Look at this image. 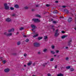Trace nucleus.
Wrapping results in <instances>:
<instances>
[{
	"label": "nucleus",
	"mask_w": 76,
	"mask_h": 76,
	"mask_svg": "<svg viewBox=\"0 0 76 76\" xmlns=\"http://www.w3.org/2000/svg\"><path fill=\"white\" fill-rule=\"evenodd\" d=\"M12 16H15V14H12Z\"/></svg>",
	"instance_id": "37998d69"
},
{
	"label": "nucleus",
	"mask_w": 76,
	"mask_h": 76,
	"mask_svg": "<svg viewBox=\"0 0 76 76\" xmlns=\"http://www.w3.org/2000/svg\"><path fill=\"white\" fill-rule=\"evenodd\" d=\"M36 16L37 17H38V18H41V16H40V15H36Z\"/></svg>",
	"instance_id": "b1692460"
},
{
	"label": "nucleus",
	"mask_w": 76,
	"mask_h": 76,
	"mask_svg": "<svg viewBox=\"0 0 76 76\" xmlns=\"http://www.w3.org/2000/svg\"><path fill=\"white\" fill-rule=\"evenodd\" d=\"M71 42H72V40H70L68 42V45L69 46L70 45H71Z\"/></svg>",
	"instance_id": "ddd939ff"
},
{
	"label": "nucleus",
	"mask_w": 76,
	"mask_h": 76,
	"mask_svg": "<svg viewBox=\"0 0 76 76\" xmlns=\"http://www.w3.org/2000/svg\"><path fill=\"white\" fill-rule=\"evenodd\" d=\"M39 5H37L36 6V7H38V6H39Z\"/></svg>",
	"instance_id": "8fccbe9b"
},
{
	"label": "nucleus",
	"mask_w": 76,
	"mask_h": 76,
	"mask_svg": "<svg viewBox=\"0 0 76 76\" xmlns=\"http://www.w3.org/2000/svg\"><path fill=\"white\" fill-rule=\"evenodd\" d=\"M75 22H76V20H75Z\"/></svg>",
	"instance_id": "4d7b16f0"
},
{
	"label": "nucleus",
	"mask_w": 76,
	"mask_h": 76,
	"mask_svg": "<svg viewBox=\"0 0 76 76\" xmlns=\"http://www.w3.org/2000/svg\"><path fill=\"white\" fill-rule=\"evenodd\" d=\"M74 70H75V69L73 68H71L70 69V71L73 72V71H74Z\"/></svg>",
	"instance_id": "4468645a"
},
{
	"label": "nucleus",
	"mask_w": 76,
	"mask_h": 76,
	"mask_svg": "<svg viewBox=\"0 0 76 76\" xmlns=\"http://www.w3.org/2000/svg\"><path fill=\"white\" fill-rule=\"evenodd\" d=\"M55 2H56V3H58V1H55Z\"/></svg>",
	"instance_id": "de8ad7c7"
},
{
	"label": "nucleus",
	"mask_w": 76,
	"mask_h": 76,
	"mask_svg": "<svg viewBox=\"0 0 76 76\" xmlns=\"http://www.w3.org/2000/svg\"><path fill=\"white\" fill-rule=\"evenodd\" d=\"M66 12L67 14H68V13H69V11H68V10H66Z\"/></svg>",
	"instance_id": "473e14b6"
},
{
	"label": "nucleus",
	"mask_w": 76,
	"mask_h": 76,
	"mask_svg": "<svg viewBox=\"0 0 76 76\" xmlns=\"http://www.w3.org/2000/svg\"><path fill=\"white\" fill-rule=\"evenodd\" d=\"M23 27H21L20 28V30H23Z\"/></svg>",
	"instance_id": "c756f323"
},
{
	"label": "nucleus",
	"mask_w": 76,
	"mask_h": 76,
	"mask_svg": "<svg viewBox=\"0 0 76 76\" xmlns=\"http://www.w3.org/2000/svg\"><path fill=\"white\" fill-rule=\"evenodd\" d=\"M38 35L39 34L38 33H35V35L33 36V38H35L36 37H37L38 36Z\"/></svg>",
	"instance_id": "423d86ee"
},
{
	"label": "nucleus",
	"mask_w": 76,
	"mask_h": 76,
	"mask_svg": "<svg viewBox=\"0 0 76 76\" xmlns=\"http://www.w3.org/2000/svg\"><path fill=\"white\" fill-rule=\"evenodd\" d=\"M24 57H26V56H27V54H24Z\"/></svg>",
	"instance_id": "c9c22d12"
},
{
	"label": "nucleus",
	"mask_w": 76,
	"mask_h": 76,
	"mask_svg": "<svg viewBox=\"0 0 76 76\" xmlns=\"http://www.w3.org/2000/svg\"><path fill=\"white\" fill-rule=\"evenodd\" d=\"M6 21H7V22H10L11 21V19L7 18L6 19Z\"/></svg>",
	"instance_id": "9b49d317"
},
{
	"label": "nucleus",
	"mask_w": 76,
	"mask_h": 76,
	"mask_svg": "<svg viewBox=\"0 0 76 76\" xmlns=\"http://www.w3.org/2000/svg\"><path fill=\"white\" fill-rule=\"evenodd\" d=\"M2 63H3V64H5L6 63V60H4L2 61Z\"/></svg>",
	"instance_id": "412c9836"
},
{
	"label": "nucleus",
	"mask_w": 76,
	"mask_h": 76,
	"mask_svg": "<svg viewBox=\"0 0 76 76\" xmlns=\"http://www.w3.org/2000/svg\"><path fill=\"white\" fill-rule=\"evenodd\" d=\"M31 62L29 63L28 64V66H30L31 65Z\"/></svg>",
	"instance_id": "c85d7f7f"
},
{
	"label": "nucleus",
	"mask_w": 76,
	"mask_h": 76,
	"mask_svg": "<svg viewBox=\"0 0 76 76\" xmlns=\"http://www.w3.org/2000/svg\"><path fill=\"white\" fill-rule=\"evenodd\" d=\"M40 45L39 43H38L35 42L34 43V45L35 47H38Z\"/></svg>",
	"instance_id": "39448f33"
},
{
	"label": "nucleus",
	"mask_w": 76,
	"mask_h": 76,
	"mask_svg": "<svg viewBox=\"0 0 76 76\" xmlns=\"http://www.w3.org/2000/svg\"><path fill=\"white\" fill-rule=\"evenodd\" d=\"M15 7L17 8H19V6L18 5H15Z\"/></svg>",
	"instance_id": "f3484780"
},
{
	"label": "nucleus",
	"mask_w": 76,
	"mask_h": 76,
	"mask_svg": "<svg viewBox=\"0 0 76 76\" xmlns=\"http://www.w3.org/2000/svg\"><path fill=\"white\" fill-rule=\"evenodd\" d=\"M10 10H14V9L13 7H10Z\"/></svg>",
	"instance_id": "a878e982"
},
{
	"label": "nucleus",
	"mask_w": 76,
	"mask_h": 76,
	"mask_svg": "<svg viewBox=\"0 0 76 76\" xmlns=\"http://www.w3.org/2000/svg\"><path fill=\"white\" fill-rule=\"evenodd\" d=\"M70 68V66H68L66 67V69H69Z\"/></svg>",
	"instance_id": "4be33fe9"
},
{
	"label": "nucleus",
	"mask_w": 76,
	"mask_h": 76,
	"mask_svg": "<svg viewBox=\"0 0 76 76\" xmlns=\"http://www.w3.org/2000/svg\"><path fill=\"white\" fill-rule=\"evenodd\" d=\"M31 28H33L32 29V31H34L35 30V29H35V28H37V27L34 24H31Z\"/></svg>",
	"instance_id": "f257e3e1"
},
{
	"label": "nucleus",
	"mask_w": 76,
	"mask_h": 76,
	"mask_svg": "<svg viewBox=\"0 0 76 76\" xmlns=\"http://www.w3.org/2000/svg\"><path fill=\"white\" fill-rule=\"evenodd\" d=\"M68 22H70L71 21H72V18H69V19L68 20Z\"/></svg>",
	"instance_id": "f8f14e48"
},
{
	"label": "nucleus",
	"mask_w": 76,
	"mask_h": 76,
	"mask_svg": "<svg viewBox=\"0 0 76 76\" xmlns=\"http://www.w3.org/2000/svg\"><path fill=\"white\" fill-rule=\"evenodd\" d=\"M53 60H54V58H52L50 59V61H53Z\"/></svg>",
	"instance_id": "bb28decb"
},
{
	"label": "nucleus",
	"mask_w": 76,
	"mask_h": 76,
	"mask_svg": "<svg viewBox=\"0 0 76 76\" xmlns=\"http://www.w3.org/2000/svg\"><path fill=\"white\" fill-rule=\"evenodd\" d=\"M20 42H17V45H20Z\"/></svg>",
	"instance_id": "cd10ccee"
},
{
	"label": "nucleus",
	"mask_w": 76,
	"mask_h": 76,
	"mask_svg": "<svg viewBox=\"0 0 76 76\" xmlns=\"http://www.w3.org/2000/svg\"><path fill=\"white\" fill-rule=\"evenodd\" d=\"M48 76H51V74H48Z\"/></svg>",
	"instance_id": "ea45409f"
},
{
	"label": "nucleus",
	"mask_w": 76,
	"mask_h": 76,
	"mask_svg": "<svg viewBox=\"0 0 76 76\" xmlns=\"http://www.w3.org/2000/svg\"><path fill=\"white\" fill-rule=\"evenodd\" d=\"M53 23H56V21H53Z\"/></svg>",
	"instance_id": "e433bc0d"
},
{
	"label": "nucleus",
	"mask_w": 76,
	"mask_h": 76,
	"mask_svg": "<svg viewBox=\"0 0 76 76\" xmlns=\"http://www.w3.org/2000/svg\"><path fill=\"white\" fill-rule=\"evenodd\" d=\"M46 6L47 7H49V6H50V5H49V4H47L46 5Z\"/></svg>",
	"instance_id": "4c0bfd02"
},
{
	"label": "nucleus",
	"mask_w": 76,
	"mask_h": 76,
	"mask_svg": "<svg viewBox=\"0 0 76 76\" xmlns=\"http://www.w3.org/2000/svg\"><path fill=\"white\" fill-rule=\"evenodd\" d=\"M59 52L58 50H56V53H58Z\"/></svg>",
	"instance_id": "a19ab883"
},
{
	"label": "nucleus",
	"mask_w": 76,
	"mask_h": 76,
	"mask_svg": "<svg viewBox=\"0 0 76 76\" xmlns=\"http://www.w3.org/2000/svg\"><path fill=\"white\" fill-rule=\"evenodd\" d=\"M3 58L1 57H0V60H1Z\"/></svg>",
	"instance_id": "79ce46f5"
},
{
	"label": "nucleus",
	"mask_w": 76,
	"mask_h": 76,
	"mask_svg": "<svg viewBox=\"0 0 76 76\" xmlns=\"http://www.w3.org/2000/svg\"><path fill=\"white\" fill-rule=\"evenodd\" d=\"M51 48H52V49H54V48L55 47L54 45H52L51 47Z\"/></svg>",
	"instance_id": "393cba45"
},
{
	"label": "nucleus",
	"mask_w": 76,
	"mask_h": 76,
	"mask_svg": "<svg viewBox=\"0 0 76 76\" xmlns=\"http://www.w3.org/2000/svg\"><path fill=\"white\" fill-rule=\"evenodd\" d=\"M74 29H75V31H76V28H75Z\"/></svg>",
	"instance_id": "3c124183"
},
{
	"label": "nucleus",
	"mask_w": 76,
	"mask_h": 76,
	"mask_svg": "<svg viewBox=\"0 0 76 76\" xmlns=\"http://www.w3.org/2000/svg\"><path fill=\"white\" fill-rule=\"evenodd\" d=\"M4 6L5 9L8 10L9 9V7L7 6V4L5 3L4 4Z\"/></svg>",
	"instance_id": "f03ea898"
},
{
	"label": "nucleus",
	"mask_w": 76,
	"mask_h": 76,
	"mask_svg": "<svg viewBox=\"0 0 76 76\" xmlns=\"http://www.w3.org/2000/svg\"><path fill=\"white\" fill-rule=\"evenodd\" d=\"M38 39L39 40H40V39H42V37H38Z\"/></svg>",
	"instance_id": "6ab92c4d"
},
{
	"label": "nucleus",
	"mask_w": 76,
	"mask_h": 76,
	"mask_svg": "<svg viewBox=\"0 0 76 76\" xmlns=\"http://www.w3.org/2000/svg\"><path fill=\"white\" fill-rule=\"evenodd\" d=\"M63 74L61 73L58 74L57 76H63Z\"/></svg>",
	"instance_id": "dca6fc26"
},
{
	"label": "nucleus",
	"mask_w": 76,
	"mask_h": 76,
	"mask_svg": "<svg viewBox=\"0 0 76 76\" xmlns=\"http://www.w3.org/2000/svg\"><path fill=\"white\" fill-rule=\"evenodd\" d=\"M57 65H56L55 66V69H57Z\"/></svg>",
	"instance_id": "7c9ffc66"
},
{
	"label": "nucleus",
	"mask_w": 76,
	"mask_h": 76,
	"mask_svg": "<svg viewBox=\"0 0 76 76\" xmlns=\"http://www.w3.org/2000/svg\"><path fill=\"white\" fill-rule=\"evenodd\" d=\"M9 70H10L8 68H7V69H4V72H9Z\"/></svg>",
	"instance_id": "1a4fd4ad"
},
{
	"label": "nucleus",
	"mask_w": 76,
	"mask_h": 76,
	"mask_svg": "<svg viewBox=\"0 0 76 76\" xmlns=\"http://www.w3.org/2000/svg\"><path fill=\"white\" fill-rule=\"evenodd\" d=\"M62 7L64 8H65L66 7V6H62Z\"/></svg>",
	"instance_id": "a18cd8bd"
},
{
	"label": "nucleus",
	"mask_w": 76,
	"mask_h": 76,
	"mask_svg": "<svg viewBox=\"0 0 76 76\" xmlns=\"http://www.w3.org/2000/svg\"><path fill=\"white\" fill-rule=\"evenodd\" d=\"M61 32L62 34H64V33H65V31H62Z\"/></svg>",
	"instance_id": "f704fd0d"
},
{
	"label": "nucleus",
	"mask_w": 76,
	"mask_h": 76,
	"mask_svg": "<svg viewBox=\"0 0 76 76\" xmlns=\"http://www.w3.org/2000/svg\"><path fill=\"white\" fill-rule=\"evenodd\" d=\"M14 28H12L11 29L8 30V32H13V31H14Z\"/></svg>",
	"instance_id": "6e6552de"
},
{
	"label": "nucleus",
	"mask_w": 76,
	"mask_h": 76,
	"mask_svg": "<svg viewBox=\"0 0 76 76\" xmlns=\"http://www.w3.org/2000/svg\"><path fill=\"white\" fill-rule=\"evenodd\" d=\"M25 9H28V7H25Z\"/></svg>",
	"instance_id": "58836bf2"
},
{
	"label": "nucleus",
	"mask_w": 76,
	"mask_h": 76,
	"mask_svg": "<svg viewBox=\"0 0 76 76\" xmlns=\"http://www.w3.org/2000/svg\"><path fill=\"white\" fill-rule=\"evenodd\" d=\"M54 57H56V55H55L54 56Z\"/></svg>",
	"instance_id": "5fc2aeb1"
},
{
	"label": "nucleus",
	"mask_w": 76,
	"mask_h": 76,
	"mask_svg": "<svg viewBox=\"0 0 76 76\" xmlns=\"http://www.w3.org/2000/svg\"><path fill=\"white\" fill-rule=\"evenodd\" d=\"M68 36L67 35H63L61 37V38L63 39L65 38H66V37H67Z\"/></svg>",
	"instance_id": "9d476101"
},
{
	"label": "nucleus",
	"mask_w": 76,
	"mask_h": 76,
	"mask_svg": "<svg viewBox=\"0 0 76 76\" xmlns=\"http://www.w3.org/2000/svg\"><path fill=\"white\" fill-rule=\"evenodd\" d=\"M47 51V49H43V52H46V51Z\"/></svg>",
	"instance_id": "aec40b11"
},
{
	"label": "nucleus",
	"mask_w": 76,
	"mask_h": 76,
	"mask_svg": "<svg viewBox=\"0 0 76 76\" xmlns=\"http://www.w3.org/2000/svg\"><path fill=\"white\" fill-rule=\"evenodd\" d=\"M65 48H66V49H67V48H68V47H66Z\"/></svg>",
	"instance_id": "49530a36"
},
{
	"label": "nucleus",
	"mask_w": 76,
	"mask_h": 76,
	"mask_svg": "<svg viewBox=\"0 0 76 76\" xmlns=\"http://www.w3.org/2000/svg\"><path fill=\"white\" fill-rule=\"evenodd\" d=\"M44 39H45V40L46 39H48V37H47V36H44Z\"/></svg>",
	"instance_id": "2eb2a0df"
},
{
	"label": "nucleus",
	"mask_w": 76,
	"mask_h": 76,
	"mask_svg": "<svg viewBox=\"0 0 76 76\" xmlns=\"http://www.w3.org/2000/svg\"><path fill=\"white\" fill-rule=\"evenodd\" d=\"M66 60H69V58L68 57H66Z\"/></svg>",
	"instance_id": "72a5a7b5"
},
{
	"label": "nucleus",
	"mask_w": 76,
	"mask_h": 76,
	"mask_svg": "<svg viewBox=\"0 0 76 76\" xmlns=\"http://www.w3.org/2000/svg\"><path fill=\"white\" fill-rule=\"evenodd\" d=\"M40 53H41V52H39L38 53V54H40Z\"/></svg>",
	"instance_id": "c03bdc74"
},
{
	"label": "nucleus",
	"mask_w": 76,
	"mask_h": 76,
	"mask_svg": "<svg viewBox=\"0 0 76 76\" xmlns=\"http://www.w3.org/2000/svg\"><path fill=\"white\" fill-rule=\"evenodd\" d=\"M18 32L17 33V34H18Z\"/></svg>",
	"instance_id": "6e6d98bb"
},
{
	"label": "nucleus",
	"mask_w": 76,
	"mask_h": 76,
	"mask_svg": "<svg viewBox=\"0 0 76 76\" xmlns=\"http://www.w3.org/2000/svg\"><path fill=\"white\" fill-rule=\"evenodd\" d=\"M29 41V39H27L26 40V42H28Z\"/></svg>",
	"instance_id": "2f4dec72"
},
{
	"label": "nucleus",
	"mask_w": 76,
	"mask_h": 76,
	"mask_svg": "<svg viewBox=\"0 0 76 76\" xmlns=\"http://www.w3.org/2000/svg\"><path fill=\"white\" fill-rule=\"evenodd\" d=\"M33 66H34L35 65V64H33Z\"/></svg>",
	"instance_id": "603ef678"
},
{
	"label": "nucleus",
	"mask_w": 76,
	"mask_h": 76,
	"mask_svg": "<svg viewBox=\"0 0 76 76\" xmlns=\"http://www.w3.org/2000/svg\"><path fill=\"white\" fill-rule=\"evenodd\" d=\"M51 53L52 54H55V52H54V51L52 50L51 51Z\"/></svg>",
	"instance_id": "5701e85b"
},
{
	"label": "nucleus",
	"mask_w": 76,
	"mask_h": 76,
	"mask_svg": "<svg viewBox=\"0 0 76 76\" xmlns=\"http://www.w3.org/2000/svg\"><path fill=\"white\" fill-rule=\"evenodd\" d=\"M33 20L34 21V22H39L40 20L38 19L34 18L33 19Z\"/></svg>",
	"instance_id": "7ed1b4c3"
},
{
	"label": "nucleus",
	"mask_w": 76,
	"mask_h": 76,
	"mask_svg": "<svg viewBox=\"0 0 76 76\" xmlns=\"http://www.w3.org/2000/svg\"><path fill=\"white\" fill-rule=\"evenodd\" d=\"M4 34L5 35H7V36H11V35H12V33H10L7 34V33H4Z\"/></svg>",
	"instance_id": "0eeeda50"
},
{
	"label": "nucleus",
	"mask_w": 76,
	"mask_h": 76,
	"mask_svg": "<svg viewBox=\"0 0 76 76\" xmlns=\"http://www.w3.org/2000/svg\"><path fill=\"white\" fill-rule=\"evenodd\" d=\"M53 31H54V30H55V29H54V28H53Z\"/></svg>",
	"instance_id": "864d4df0"
},
{
	"label": "nucleus",
	"mask_w": 76,
	"mask_h": 76,
	"mask_svg": "<svg viewBox=\"0 0 76 76\" xmlns=\"http://www.w3.org/2000/svg\"><path fill=\"white\" fill-rule=\"evenodd\" d=\"M24 67H26V65H24Z\"/></svg>",
	"instance_id": "09e8293b"
},
{
	"label": "nucleus",
	"mask_w": 76,
	"mask_h": 76,
	"mask_svg": "<svg viewBox=\"0 0 76 76\" xmlns=\"http://www.w3.org/2000/svg\"><path fill=\"white\" fill-rule=\"evenodd\" d=\"M24 34H25V33L24 32H23L22 33V34L23 35V37H26V36L25 35H24Z\"/></svg>",
	"instance_id": "a211bd4d"
},
{
	"label": "nucleus",
	"mask_w": 76,
	"mask_h": 76,
	"mask_svg": "<svg viewBox=\"0 0 76 76\" xmlns=\"http://www.w3.org/2000/svg\"><path fill=\"white\" fill-rule=\"evenodd\" d=\"M56 32L55 34V37H57L59 35V34L58 33V30L57 29L56 30Z\"/></svg>",
	"instance_id": "20e7f679"
}]
</instances>
